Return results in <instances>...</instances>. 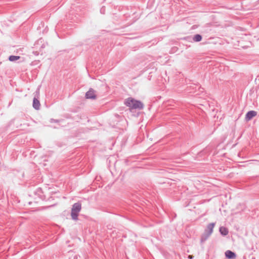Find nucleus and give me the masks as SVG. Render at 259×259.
I'll return each mask as SVG.
<instances>
[{"label": "nucleus", "mask_w": 259, "mask_h": 259, "mask_svg": "<svg viewBox=\"0 0 259 259\" xmlns=\"http://www.w3.org/2000/svg\"><path fill=\"white\" fill-rule=\"evenodd\" d=\"M32 106L35 110H39L40 109V104L38 98L34 97L33 99Z\"/></svg>", "instance_id": "obj_6"}, {"label": "nucleus", "mask_w": 259, "mask_h": 259, "mask_svg": "<svg viewBox=\"0 0 259 259\" xmlns=\"http://www.w3.org/2000/svg\"><path fill=\"white\" fill-rule=\"evenodd\" d=\"M124 104L130 108V110L133 109L142 110L144 108L143 103L140 100H137L132 97L125 100Z\"/></svg>", "instance_id": "obj_1"}, {"label": "nucleus", "mask_w": 259, "mask_h": 259, "mask_svg": "<svg viewBox=\"0 0 259 259\" xmlns=\"http://www.w3.org/2000/svg\"><path fill=\"white\" fill-rule=\"evenodd\" d=\"M44 42V39L42 38H40L38 39L35 43L34 46L36 48H39L42 44V42Z\"/></svg>", "instance_id": "obj_11"}, {"label": "nucleus", "mask_w": 259, "mask_h": 259, "mask_svg": "<svg viewBox=\"0 0 259 259\" xmlns=\"http://www.w3.org/2000/svg\"><path fill=\"white\" fill-rule=\"evenodd\" d=\"M60 121H61L60 120L55 119L53 118H51L50 119V122H51V123H53V122L58 123V122H60Z\"/></svg>", "instance_id": "obj_18"}, {"label": "nucleus", "mask_w": 259, "mask_h": 259, "mask_svg": "<svg viewBox=\"0 0 259 259\" xmlns=\"http://www.w3.org/2000/svg\"><path fill=\"white\" fill-rule=\"evenodd\" d=\"M202 39V36L201 35L199 34H197L194 35L193 41L194 42H199Z\"/></svg>", "instance_id": "obj_10"}, {"label": "nucleus", "mask_w": 259, "mask_h": 259, "mask_svg": "<svg viewBox=\"0 0 259 259\" xmlns=\"http://www.w3.org/2000/svg\"><path fill=\"white\" fill-rule=\"evenodd\" d=\"M188 257H189V258H190V259H192V258H193V256H191V255H189Z\"/></svg>", "instance_id": "obj_21"}, {"label": "nucleus", "mask_w": 259, "mask_h": 259, "mask_svg": "<svg viewBox=\"0 0 259 259\" xmlns=\"http://www.w3.org/2000/svg\"><path fill=\"white\" fill-rule=\"evenodd\" d=\"M85 98L88 99H96L97 98L95 94V91L93 89L90 88L89 90L85 93Z\"/></svg>", "instance_id": "obj_5"}, {"label": "nucleus", "mask_w": 259, "mask_h": 259, "mask_svg": "<svg viewBox=\"0 0 259 259\" xmlns=\"http://www.w3.org/2000/svg\"><path fill=\"white\" fill-rule=\"evenodd\" d=\"M72 119L78 121L81 119V116L79 115H77L76 116L72 117Z\"/></svg>", "instance_id": "obj_16"}, {"label": "nucleus", "mask_w": 259, "mask_h": 259, "mask_svg": "<svg viewBox=\"0 0 259 259\" xmlns=\"http://www.w3.org/2000/svg\"><path fill=\"white\" fill-rule=\"evenodd\" d=\"M193 36L192 37L191 36H188L185 37L184 38V39L186 40L189 42H192V41H193Z\"/></svg>", "instance_id": "obj_13"}, {"label": "nucleus", "mask_w": 259, "mask_h": 259, "mask_svg": "<svg viewBox=\"0 0 259 259\" xmlns=\"http://www.w3.org/2000/svg\"><path fill=\"white\" fill-rule=\"evenodd\" d=\"M105 10H106V8H105V7L104 6H103L101 9H100V13L102 14H104L105 13Z\"/></svg>", "instance_id": "obj_17"}, {"label": "nucleus", "mask_w": 259, "mask_h": 259, "mask_svg": "<svg viewBox=\"0 0 259 259\" xmlns=\"http://www.w3.org/2000/svg\"><path fill=\"white\" fill-rule=\"evenodd\" d=\"M56 203H50V204H49V205L51 206H54L55 205H56Z\"/></svg>", "instance_id": "obj_19"}, {"label": "nucleus", "mask_w": 259, "mask_h": 259, "mask_svg": "<svg viewBox=\"0 0 259 259\" xmlns=\"http://www.w3.org/2000/svg\"><path fill=\"white\" fill-rule=\"evenodd\" d=\"M225 255L226 257L229 259H233L236 257L235 253L229 250L225 252Z\"/></svg>", "instance_id": "obj_7"}, {"label": "nucleus", "mask_w": 259, "mask_h": 259, "mask_svg": "<svg viewBox=\"0 0 259 259\" xmlns=\"http://www.w3.org/2000/svg\"><path fill=\"white\" fill-rule=\"evenodd\" d=\"M39 196H40V198L42 200H45L46 199H47V201H48L49 202H51L52 201L54 200V197L51 195H47V196H48L47 198H46L47 195H39Z\"/></svg>", "instance_id": "obj_9"}, {"label": "nucleus", "mask_w": 259, "mask_h": 259, "mask_svg": "<svg viewBox=\"0 0 259 259\" xmlns=\"http://www.w3.org/2000/svg\"><path fill=\"white\" fill-rule=\"evenodd\" d=\"M219 231L221 235L223 236H226L228 234V230L225 227H221L219 229Z\"/></svg>", "instance_id": "obj_8"}, {"label": "nucleus", "mask_w": 259, "mask_h": 259, "mask_svg": "<svg viewBox=\"0 0 259 259\" xmlns=\"http://www.w3.org/2000/svg\"><path fill=\"white\" fill-rule=\"evenodd\" d=\"M33 53H34V54L35 55H38V53H37V51H36V52H34Z\"/></svg>", "instance_id": "obj_20"}, {"label": "nucleus", "mask_w": 259, "mask_h": 259, "mask_svg": "<svg viewBox=\"0 0 259 259\" xmlns=\"http://www.w3.org/2000/svg\"><path fill=\"white\" fill-rule=\"evenodd\" d=\"M215 223H211L209 224L205 230V232L204 234L202 235L201 238V241L204 242L206 241L207 238L209 237V236L212 234L213 232V229L214 227Z\"/></svg>", "instance_id": "obj_3"}, {"label": "nucleus", "mask_w": 259, "mask_h": 259, "mask_svg": "<svg viewBox=\"0 0 259 259\" xmlns=\"http://www.w3.org/2000/svg\"><path fill=\"white\" fill-rule=\"evenodd\" d=\"M81 209V204L80 202L75 203L72 207L71 216L73 220H78V213Z\"/></svg>", "instance_id": "obj_2"}, {"label": "nucleus", "mask_w": 259, "mask_h": 259, "mask_svg": "<svg viewBox=\"0 0 259 259\" xmlns=\"http://www.w3.org/2000/svg\"><path fill=\"white\" fill-rule=\"evenodd\" d=\"M257 112L254 110H250L248 111L245 115V120L246 121H249L254 117L256 116Z\"/></svg>", "instance_id": "obj_4"}, {"label": "nucleus", "mask_w": 259, "mask_h": 259, "mask_svg": "<svg viewBox=\"0 0 259 259\" xmlns=\"http://www.w3.org/2000/svg\"><path fill=\"white\" fill-rule=\"evenodd\" d=\"M39 88H38L36 90V91L35 92L34 97L39 98Z\"/></svg>", "instance_id": "obj_15"}, {"label": "nucleus", "mask_w": 259, "mask_h": 259, "mask_svg": "<svg viewBox=\"0 0 259 259\" xmlns=\"http://www.w3.org/2000/svg\"><path fill=\"white\" fill-rule=\"evenodd\" d=\"M48 45V43L47 42H45L44 41V42H42V44L41 45V46L39 48L40 52H41L42 50L43 49H44L46 47V45Z\"/></svg>", "instance_id": "obj_14"}, {"label": "nucleus", "mask_w": 259, "mask_h": 259, "mask_svg": "<svg viewBox=\"0 0 259 259\" xmlns=\"http://www.w3.org/2000/svg\"><path fill=\"white\" fill-rule=\"evenodd\" d=\"M20 58V57L19 56H14L11 55L9 57V60L11 62H14Z\"/></svg>", "instance_id": "obj_12"}]
</instances>
